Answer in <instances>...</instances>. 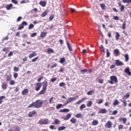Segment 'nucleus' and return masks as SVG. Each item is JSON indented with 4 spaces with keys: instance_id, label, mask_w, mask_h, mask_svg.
Here are the masks:
<instances>
[{
    "instance_id": "20",
    "label": "nucleus",
    "mask_w": 131,
    "mask_h": 131,
    "mask_svg": "<svg viewBox=\"0 0 131 131\" xmlns=\"http://www.w3.org/2000/svg\"><path fill=\"white\" fill-rule=\"evenodd\" d=\"M124 72H125V73H127V74H128V75H129V76H130L131 75V72L129 71V69L128 68H126L125 69Z\"/></svg>"
},
{
    "instance_id": "35",
    "label": "nucleus",
    "mask_w": 131,
    "mask_h": 131,
    "mask_svg": "<svg viewBox=\"0 0 131 131\" xmlns=\"http://www.w3.org/2000/svg\"><path fill=\"white\" fill-rule=\"evenodd\" d=\"M126 26V23H125V21H124L123 23L122 26V29H123V30H124V29H125V27Z\"/></svg>"
},
{
    "instance_id": "3",
    "label": "nucleus",
    "mask_w": 131,
    "mask_h": 131,
    "mask_svg": "<svg viewBox=\"0 0 131 131\" xmlns=\"http://www.w3.org/2000/svg\"><path fill=\"white\" fill-rule=\"evenodd\" d=\"M118 82V80L117 79V77L116 76H111L110 77V80L108 81V83L111 84H116Z\"/></svg>"
},
{
    "instance_id": "39",
    "label": "nucleus",
    "mask_w": 131,
    "mask_h": 131,
    "mask_svg": "<svg viewBox=\"0 0 131 131\" xmlns=\"http://www.w3.org/2000/svg\"><path fill=\"white\" fill-rule=\"evenodd\" d=\"M64 62H65V58L62 57V58H60V59L59 60V62L61 64H63V63H64Z\"/></svg>"
},
{
    "instance_id": "54",
    "label": "nucleus",
    "mask_w": 131,
    "mask_h": 131,
    "mask_svg": "<svg viewBox=\"0 0 131 131\" xmlns=\"http://www.w3.org/2000/svg\"><path fill=\"white\" fill-rule=\"evenodd\" d=\"M118 104V100H115L114 103H113L114 106H116Z\"/></svg>"
},
{
    "instance_id": "61",
    "label": "nucleus",
    "mask_w": 131,
    "mask_h": 131,
    "mask_svg": "<svg viewBox=\"0 0 131 131\" xmlns=\"http://www.w3.org/2000/svg\"><path fill=\"white\" fill-rule=\"evenodd\" d=\"M13 54H14V52L11 51L8 55V57H11V56H13Z\"/></svg>"
},
{
    "instance_id": "16",
    "label": "nucleus",
    "mask_w": 131,
    "mask_h": 131,
    "mask_svg": "<svg viewBox=\"0 0 131 131\" xmlns=\"http://www.w3.org/2000/svg\"><path fill=\"white\" fill-rule=\"evenodd\" d=\"M99 113L101 114H105L107 113V110H106L105 108H102L99 111Z\"/></svg>"
},
{
    "instance_id": "63",
    "label": "nucleus",
    "mask_w": 131,
    "mask_h": 131,
    "mask_svg": "<svg viewBox=\"0 0 131 131\" xmlns=\"http://www.w3.org/2000/svg\"><path fill=\"white\" fill-rule=\"evenodd\" d=\"M87 71H88V70L84 69V70H81V73H85V72H86Z\"/></svg>"
},
{
    "instance_id": "26",
    "label": "nucleus",
    "mask_w": 131,
    "mask_h": 131,
    "mask_svg": "<svg viewBox=\"0 0 131 131\" xmlns=\"http://www.w3.org/2000/svg\"><path fill=\"white\" fill-rule=\"evenodd\" d=\"M4 99H6V96H0V103H1V104H3V103L4 102Z\"/></svg>"
},
{
    "instance_id": "48",
    "label": "nucleus",
    "mask_w": 131,
    "mask_h": 131,
    "mask_svg": "<svg viewBox=\"0 0 131 131\" xmlns=\"http://www.w3.org/2000/svg\"><path fill=\"white\" fill-rule=\"evenodd\" d=\"M11 2L14 5H18V1L16 0H11Z\"/></svg>"
},
{
    "instance_id": "34",
    "label": "nucleus",
    "mask_w": 131,
    "mask_h": 131,
    "mask_svg": "<svg viewBox=\"0 0 131 131\" xmlns=\"http://www.w3.org/2000/svg\"><path fill=\"white\" fill-rule=\"evenodd\" d=\"M70 121L72 123H76V119H75V118H73L70 120Z\"/></svg>"
},
{
    "instance_id": "56",
    "label": "nucleus",
    "mask_w": 131,
    "mask_h": 131,
    "mask_svg": "<svg viewBox=\"0 0 131 131\" xmlns=\"http://www.w3.org/2000/svg\"><path fill=\"white\" fill-rule=\"evenodd\" d=\"M123 128V125L120 124L118 125V129H122Z\"/></svg>"
},
{
    "instance_id": "38",
    "label": "nucleus",
    "mask_w": 131,
    "mask_h": 131,
    "mask_svg": "<svg viewBox=\"0 0 131 131\" xmlns=\"http://www.w3.org/2000/svg\"><path fill=\"white\" fill-rule=\"evenodd\" d=\"M83 101H84V99L79 100V101H78L77 102H76V104L77 105H79V104H81V103H82V102H83Z\"/></svg>"
},
{
    "instance_id": "40",
    "label": "nucleus",
    "mask_w": 131,
    "mask_h": 131,
    "mask_svg": "<svg viewBox=\"0 0 131 131\" xmlns=\"http://www.w3.org/2000/svg\"><path fill=\"white\" fill-rule=\"evenodd\" d=\"M123 3L124 4H130L131 0H123Z\"/></svg>"
},
{
    "instance_id": "4",
    "label": "nucleus",
    "mask_w": 131,
    "mask_h": 131,
    "mask_svg": "<svg viewBox=\"0 0 131 131\" xmlns=\"http://www.w3.org/2000/svg\"><path fill=\"white\" fill-rule=\"evenodd\" d=\"M75 99H76V98L75 97H70L68 98L66 103L63 104V106H66V105H68V104H69L70 103H71V102H73V101H75Z\"/></svg>"
},
{
    "instance_id": "23",
    "label": "nucleus",
    "mask_w": 131,
    "mask_h": 131,
    "mask_svg": "<svg viewBox=\"0 0 131 131\" xmlns=\"http://www.w3.org/2000/svg\"><path fill=\"white\" fill-rule=\"evenodd\" d=\"M130 96V95L129 94V93H127L125 95L123 99L124 100H126V99H128V98H129Z\"/></svg>"
},
{
    "instance_id": "42",
    "label": "nucleus",
    "mask_w": 131,
    "mask_h": 131,
    "mask_svg": "<svg viewBox=\"0 0 131 131\" xmlns=\"http://www.w3.org/2000/svg\"><path fill=\"white\" fill-rule=\"evenodd\" d=\"M100 49L101 52L105 53V49L104 48V47H103V45H101Z\"/></svg>"
},
{
    "instance_id": "12",
    "label": "nucleus",
    "mask_w": 131,
    "mask_h": 131,
    "mask_svg": "<svg viewBox=\"0 0 131 131\" xmlns=\"http://www.w3.org/2000/svg\"><path fill=\"white\" fill-rule=\"evenodd\" d=\"M114 54L116 57H118L119 56V50L118 49H116L114 50Z\"/></svg>"
},
{
    "instance_id": "9",
    "label": "nucleus",
    "mask_w": 131,
    "mask_h": 131,
    "mask_svg": "<svg viewBox=\"0 0 131 131\" xmlns=\"http://www.w3.org/2000/svg\"><path fill=\"white\" fill-rule=\"evenodd\" d=\"M36 114V111L35 110H33L32 112H30L28 115V117H33V115H35Z\"/></svg>"
},
{
    "instance_id": "29",
    "label": "nucleus",
    "mask_w": 131,
    "mask_h": 131,
    "mask_svg": "<svg viewBox=\"0 0 131 131\" xmlns=\"http://www.w3.org/2000/svg\"><path fill=\"white\" fill-rule=\"evenodd\" d=\"M116 40H118V39H119V37H120V34H119V33L118 32H116Z\"/></svg>"
},
{
    "instance_id": "6",
    "label": "nucleus",
    "mask_w": 131,
    "mask_h": 131,
    "mask_svg": "<svg viewBox=\"0 0 131 131\" xmlns=\"http://www.w3.org/2000/svg\"><path fill=\"white\" fill-rule=\"evenodd\" d=\"M104 126L106 128H111L112 127V122L110 121H108L105 124Z\"/></svg>"
},
{
    "instance_id": "18",
    "label": "nucleus",
    "mask_w": 131,
    "mask_h": 131,
    "mask_svg": "<svg viewBox=\"0 0 131 131\" xmlns=\"http://www.w3.org/2000/svg\"><path fill=\"white\" fill-rule=\"evenodd\" d=\"M2 88L3 90H7V89H8V85L6 83H3L2 84Z\"/></svg>"
},
{
    "instance_id": "15",
    "label": "nucleus",
    "mask_w": 131,
    "mask_h": 131,
    "mask_svg": "<svg viewBox=\"0 0 131 131\" xmlns=\"http://www.w3.org/2000/svg\"><path fill=\"white\" fill-rule=\"evenodd\" d=\"M47 34H48V33L45 32H41L40 35V37L43 38V37H46V36H47Z\"/></svg>"
},
{
    "instance_id": "62",
    "label": "nucleus",
    "mask_w": 131,
    "mask_h": 131,
    "mask_svg": "<svg viewBox=\"0 0 131 131\" xmlns=\"http://www.w3.org/2000/svg\"><path fill=\"white\" fill-rule=\"evenodd\" d=\"M98 82H99V83H103V82H104V79H100L98 80Z\"/></svg>"
},
{
    "instance_id": "5",
    "label": "nucleus",
    "mask_w": 131,
    "mask_h": 131,
    "mask_svg": "<svg viewBox=\"0 0 131 131\" xmlns=\"http://www.w3.org/2000/svg\"><path fill=\"white\" fill-rule=\"evenodd\" d=\"M38 123L41 125H47L49 124V122L48 121V120H43V119L39 120L38 121Z\"/></svg>"
},
{
    "instance_id": "44",
    "label": "nucleus",
    "mask_w": 131,
    "mask_h": 131,
    "mask_svg": "<svg viewBox=\"0 0 131 131\" xmlns=\"http://www.w3.org/2000/svg\"><path fill=\"white\" fill-rule=\"evenodd\" d=\"M8 131H20V128H19V127H15V130H13L12 129H10Z\"/></svg>"
},
{
    "instance_id": "52",
    "label": "nucleus",
    "mask_w": 131,
    "mask_h": 131,
    "mask_svg": "<svg viewBox=\"0 0 131 131\" xmlns=\"http://www.w3.org/2000/svg\"><path fill=\"white\" fill-rule=\"evenodd\" d=\"M24 28V26L21 24L20 26L18 27V30H21V29H23Z\"/></svg>"
},
{
    "instance_id": "37",
    "label": "nucleus",
    "mask_w": 131,
    "mask_h": 131,
    "mask_svg": "<svg viewBox=\"0 0 131 131\" xmlns=\"http://www.w3.org/2000/svg\"><path fill=\"white\" fill-rule=\"evenodd\" d=\"M48 15V11H45L41 15V17H46Z\"/></svg>"
},
{
    "instance_id": "25",
    "label": "nucleus",
    "mask_w": 131,
    "mask_h": 131,
    "mask_svg": "<svg viewBox=\"0 0 131 131\" xmlns=\"http://www.w3.org/2000/svg\"><path fill=\"white\" fill-rule=\"evenodd\" d=\"M47 53L48 54H52L54 53V50L51 48H48L47 50Z\"/></svg>"
},
{
    "instance_id": "57",
    "label": "nucleus",
    "mask_w": 131,
    "mask_h": 131,
    "mask_svg": "<svg viewBox=\"0 0 131 131\" xmlns=\"http://www.w3.org/2000/svg\"><path fill=\"white\" fill-rule=\"evenodd\" d=\"M120 11L121 12H123L124 11V5H122L120 7Z\"/></svg>"
},
{
    "instance_id": "36",
    "label": "nucleus",
    "mask_w": 131,
    "mask_h": 131,
    "mask_svg": "<svg viewBox=\"0 0 131 131\" xmlns=\"http://www.w3.org/2000/svg\"><path fill=\"white\" fill-rule=\"evenodd\" d=\"M66 128V126H61L58 128V130L60 131V130H64Z\"/></svg>"
},
{
    "instance_id": "17",
    "label": "nucleus",
    "mask_w": 131,
    "mask_h": 131,
    "mask_svg": "<svg viewBox=\"0 0 131 131\" xmlns=\"http://www.w3.org/2000/svg\"><path fill=\"white\" fill-rule=\"evenodd\" d=\"M71 117V114H67L66 117L63 118L64 120H68Z\"/></svg>"
},
{
    "instance_id": "30",
    "label": "nucleus",
    "mask_w": 131,
    "mask_h": 131,
    "mask_svg": "<svg viewBox=\"0 0 131 131\" xmlns=\"http://www.w3.org/2000/svg\"><path fill=\"white\" fill-rule=\"evenodd\" d=\"M63 106H64V105H63L62 104H58L56 105V109H60V108H62V107H63Z\"/></svg>"
},
{
    "instance_id": "50",
    "label": "nucleus",
    "mask_w": 131,
    "mask_h": 131,
    "mask_svg": "<svg viewBox=\"0 0 131 131\" xmlns=\"http://www.w3.org/2000/svg\"><path fill=\"white\" fill-rule=\"evenodd\" d=\"M21 25H23L24 26H27V25H28V24H27V23L25 21H23L21 23Z\"/></svg>"
},
{
    "instance_id": "13",
    "label": "nucleus",
    "mask_w": 131,
    "mask_h": 131,
    "mask_svg": "<svg viewBox=\"0 0 131 131\" xmlns=\"http://www.w3.org/2000/svg\"><path fill=\"white\" fill-rule=\"evenodd\" d=\"M39 4L40 5V6H41L43 8H45V7H46V6H47V2L46 1H40L39 3Z\"/></svg>"
},
{
    "instance_id": "21",
    "label": "nucleus",
    "mask_w": 131,
    "mask_h": 131,
    "mask_svg": "<svg viewBox=\"0 0 131 131\" xmlns=\"http://www.w3.org/2000/svg\"><path fill=\"white\" fill-rule=\"evenodd\" d=\"M60 123V121L59 120L56 119L54 122L52 123V124H54L55 125H57V124H59Z\"/></svg>"
},
{
    "instance_id": "19",
    "label": "nucleus",
    "mask_w": 131,
    "mask_h": 131,
    "mask_svg": "<svg viewBox=\"0 0 131 131\" xmlns=\"http://www.w3.org/2000/svg\"><path fill=\"white\" fill-rule=\"evenodd\" d=\"M70 111V110L68 108H64V109H62V110H60L59 111V112H60L61 113H63L64 112L68 113V112H69Z\"/></svg>"
},
{
    "instance_id": "31",
    "label": "nucleus",
    "mask_w": 131,
    "mask_h": 131,
    "mask_svg": "<svg viewBox=\"0 0 131 131\" xmlns=\"http://www.w3.org/2000/svg\"><path fill=\"white\" fill-rule=\"evenodd\" d=\"M99 124V122L98 121V120H94L93 122H92V125H97V124Z\"/></svg>"
},
{
    "instance_id": "22",
    "label": "nucleus",
    "mask_w": 131,
    "mask_h": 131,
    "mask_svg": "<svg viewBox=\"0 0 131 131\" xmlns=\"http://www.w3.org/2000/svg\"><path fill=\"white\" fill-rule=\"evenodd\" d=\"M94 93H95V90H90L87 92V95L88 96H91V95H93V94H94Z\"/></svg>"
},
{
    "instance_id": "47",
    "label": "nucleus",
    "mask_w": 131,
    "mask_h": 131,
    "mask_svg": "<svg viewBox=\"0 0 131 131\" xmlns=\"http://www.w3.org/2000/svg\"><path fill=\"white\" fill-rule=\"evenodd\" d=\"M13 70L14 71H15L16 72H18V71H19V70H20V69H19V68H18L17 67H14L13 68Z\"/></svg>"
},
{
    "instance_id": "59",
    "label": "nucleus",
    "mask_w": 131,
    "mask_h": 131,
    "mask_svg": "<svg viewBox=\"0 0 131 131\" xmlns=\"http://www.w3.org/2000/svg\"><path fill=\"white\" fill-rule=\"evenodd\" d=\"M36 35H37V33H33L31 34V37H35V36H36Z\"/></svg>"
},
{
    "instance_id": "33",
    "label": "nucleus",
    "mask_w": 131,
    "mask_h": 131,
    "mask_svg": "<svg viewBox=\"0 0 131 131\" xmlns=\"http://www.w3.org/2000/svg\"><path fill=\"white\" fill-rule=\"evenodd\" d=\"M100 7L102 10H106V5L104 4H100Z\"/></svg>"
},
{
    "instance_id": "7",
    "label": "nucleus",
    "mask_w": 131,
    "mask_h": 131,
    "mask_svg": "<svg viewBox=\"0 0 131 131\" xmlns=\"http://www.w3.org/2000/svg\"><path fill=\"white\" fill-rule=\"evenodd\" d=\"M36 86L35 87V91L36 92H38L40 89H41V83L40 82H37L36 83Z\"/></svg>"
},
{
    "instance_id": "32",
    "label": "nucleus",
    "mask_w": 131,
    "mask_h": 131,
    "mask_svg": "<svg viewBox=\"0 0 131 131\" xmlns=\"http://www.w3.org/2000/svg\"><path fill=\"white\" fill-rule=\"evenodd\" d=\"M124 57H125V62H127L129 60V58L128 57V54H125Z\"/></svg>"
},
{
    "instance_id": "43",
    "label": "nucleus",
    "mask_w": 131,
    "mask_h": 131,
    "mask_svg": "<svg viewBox=\"0 0 131 131\" xmlns=\"http://www.w3.org/2000/svg\"><path fill=\"white\" fill-rule=\"evenodd\" d=\"M121 102L122 103H123V106L124 107H126L127 103H126V100H121Z\"/></svg>"
},
{
    "instance_id": "45",
    "label": "nucleus",
    "mask_w": 131,
    "mask_h": 131,
    "mask_svg": "<svg viewBox=\"0 0 131 131\" xmlns=\"http://www.w3.org/2000/svg\"><path fill=\"white\" fill-rule=\"evenodd\" d=\"M82 116V115H81V114L79 113V114H77L75 115V117H76V118H80V117H81Z\"/></svg>"
},
{
    "instance_id": "10",
    "label": "nucleus",
    "mask_w": 131,
    "mask_h": 131,
    "mask_svg": "<svg viewBox=\"0 0 131 131\" xmlns=\"http://www.w3.org/2000/svg\"><path fill=\"white\" fill-rule=\"evenodd\" d=\"M28 93H29V90L27 89H25L22 91L21 94L23 96H27V95H28Z\"/></svg>"
},
{
    "instance_id": "11",
    "label": "nucleus",
    "mask_w": 131,
    "mask_h": 131,
    "mask_svg": "<svg viewBox=\"0 0 131 131\" xmlns=\"http://www.w3.org/2000/svg\"><path fill=\"white\" fill-rule=\"evenodd\" d=\"M119 120L120 122H123V124H125L126 123V121H127V119H126V118H120Z\"/></svg>"
},
{
    "instance_id": "24",
    "label": "nucleus",
    "mask_w": 131,
    "mask_h": 131,
    "mask_svg": "<svg viewBox=\"0 0 131 131\" xmlns=\"http://www.w3.org/2000/svg\"><path fill=\"white\" fill-rule=\"evenodd\" d=\"M12 8H13V4H12L8 5L6 6V9H7V10H11V9H12Z\"/></svg>"
},
{
    "instance_id": "51",
    "label": "nucleus",
    "mask_w": 131,
    "mask_h": 131,
    "mask_svg": "<svg viewBox=\"0 0 131 131\" xmlns=\"http://www.w3.org/2000/svg\"><path fill=\"white\" fill-rule=\"evenodd\" d=\"M114 20H116L117 21H118L119 20V17L118 16H113Z\"/></svg>"
},
{
    "instance_id": "27",
    "label": "nucleus",
    "mask_w": 131,
    "mask_h": 131,
    "mask_svg": "<svg viewBox=\"0 0 131 131\" xmlns=\"http://www.w3.org/2000/svg\"><path fill=\"white\" fill-rule=\"evenodd\" d=\"M92 105H93V102L91 100L86 103L87 107H92Z\"/></svg>"
},
{
    "instance_id": "46",
    "label": "nucleus",
    "mask_w": 131,
    "mask_h": 131,
    "mask_svg": "<svg viewBox=\"0 0 131 131\" xmlns=\"http://www.w3.org/2000/svg\"><path fill=\"white\" fill-rule=\"evenodd\" d=\"M38 59H39V57H38V56L35 57L34 58H33L32 60V62H36V61H37V60H38Z\"/></svg>"
},
{
    "instance_id": "2",
    "label": "nucleus",
    "mask_w": 131,
    "mask_h": 131,
    "mask_svg": "<svg viewBox=\"0 0 131 131\" xmlns=\"http://www.w3.org/2000/svg\"><path fill=\"white\" fill-rule=\"evenodd\" d=\"M43 84L42 89L39 92L38 95H43L46 92H47V88H48V82L45 81L42 83Z\"/></svg>"
},
{
    "instance_id": "58",
    "label": "nucleus",
    "mask_w": 131,
    "mask_h": 131,
    "mask_svg": "<svg viewBox=\"0 0 131 131\" xmlns=\"http://www.w3.org/2000/svg\"><path fill=\"white\" fill-rule=\"evenodd\" d=\"M57 65H58V64L56 63H55L53 65L51 66V69L55 68V67H57Z\"/></svg>"
},
{
    "instance_id": "64",
    "label": "nucleus",
    "mask_w": 131,
    "mask_h": 131,
    "mask_svg": "<svg viewBox=\"0 0 131 131\" xmlns=\"http://www.w3.org/2000/svg\"><path fill=\"white\" fill-rule=\"evenodd\" d=\"M59 85L61 87L63 86V85H65L64 82H61L59 84Z\"/></svg>"
},
{
    "instance_id": "28",
    "label": "nucleus",
    "mask_w": 131,
    "mask_h": 131,
    "mask_svg": "<svg viewBox=\"0 0 131 131\" xmlns=\"http://www.w3.org/2000/svg\"><path fill=\"white\" fill-rule=\"evenodd\" d=\"M68 48L70 52H72V49L71 48V45L69 44V42H67Z\"/></svg>"
},
{
    "instance_id": "41",
    "label": "nucleus",
    "mask_w": 131,
    "mask_h": 131,
    "mask_svg": "<svg viewBox=\"0 0 131 131\" xmlns=\"http://www.w3.org/2000/svg\"><path fill=\"white\" fill-rule=\"evenodd\" d=\"M86 106L85 104H84V103L82 104L80 106V110H82V109H84V108H85Z\"/></svg>"
},
{
    "instance_id": "1",
    "label": "nucleus",
    "mask_w": 131,
    "mask_h": 131,
    "mask_svg": "<svg viewBox=\"0 0 131 131\" xmlns=\"http://www.w3.org/2000/svg\"><path fill=\"white\" fill-rule=\"evenodd\" d=\"M43 102H46L47 104H48V101H47V100H40L38 99L29 104L28 106V108H33V107L37 109H38V108H41V107H42Z\"/></svg>"
},
{
    "instance_id": "8",
    "label": "nucleus",
    "mask_w": 131,
    "mask_h": 131,
    "mask_svg": "<svg viewBox=\"0 0 131 131\" xmlns=\"http://www.w3.org/2000/svg\"><path fill=\"white\" fill-rule=\"evenodd\" d=\"M115 64L116 66H122L124 65L123 62H122V61H120L119 59H117L115 60Z\"/></svg>"
},
{
    "instance_id": "49",
    "label": "nucleus",
    "mask_w": 131,
    "mask_h": 131,
    "mask_svg": "<svg viewBox=\"0 0 131 131\" xmlns=\"http://www.w3.org/2000/svg\"><path fill=\"white\" fill-rule=\"evenodd\" d=\"M15 82L14 80H10L9 84L10 85H14V84H15Z\"/></svg>"
},
{
    "instance_id": "53",
    "label": "nucleus",
    "mask_w": 131,
    "mask_h": 131,
    "mask_svg": "<svg viewBox=\"0 0 131 131\" xmlns=\"http://www.w3.org/2000/svg\"><path fill=\"white\" fill-rule=\"evenodd\" d=\"M33 27H34V25H33V24H31L29 26V29H32V28H33Z\"/></svg>"
},
{
    "instance_id": "60",
    "label": "nucleus",
    "mask_w": 131,
    "mask_h": 131,
    "mask_svg": "<svg viewBox=\"0 0 131 131\" xmlns=\"http://www.w3.org/2000/svg\"><path fill=\"white\" fill-rule=\"evenodd\" d=\"M54 15H50L49 17L50 21H52V20H53V19H54Z\"/></svg>"
},
{
    "instance_id": "55",
    "label": "nucleus",
    "mask_w": 131,
    "mask_h": 131,
    "mask_svg": "<svg viewBox=\"0 0 131 131\" xmlns=\"http://www.w3.org/2000/svg\"><path fill=\"white\" fill-rule=\"evenodd\" d=\"M117 113H118V111L115 110L113 112L112 115H116Z\"/></svg>"
},
{
    "instance_id": "14",
    "label": "nucleus",
    "mask_w": 131,
    "mask_h": 131,
    "mask_svg": "<svg viewBox=\"0 0 131 131\" xmlns=\"http://www.w3.org/2000/svg\"><path fill=\"white\" fill-rule=\"evenodd\" d=\"M37 54H36V52H33L32 53H31L29 54V58L30 59H31L32 58H33V57H35V56H36Z\"/></svg>"
}]
</instances>
